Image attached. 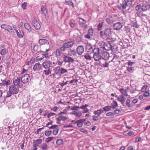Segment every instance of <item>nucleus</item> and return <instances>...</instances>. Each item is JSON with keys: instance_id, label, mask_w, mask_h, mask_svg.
<instances>
[{"instance_id": "25", "label": "nucleus", "mask_w": 150, "mask_h": 150, "mask_svg": "<svg viewBox=\"0 0 150 150\" xmlns=\"http://www.w3.org/2000/svg\"><path fill=\"white\" fill-rule=\"evenodd\" d=\"M74 43L73 41L66 42V48H69L74 45Z\"/></svg>"}, {"instance_id": "15", "label": "nucleus", "mask_w": 150, "mask_h": 150, "mask_svg": "<svg viewBox=\"0 0 150 150\" xmlns=\"http://www.w3.org/2000/svg\"><path fill=\"white\" fill-rule=\"evenodd\" d=\"M42 143V139H38L34 140L33 142V147L38 146L40 144Z\"/></svg>"}, {"instance_id": "17", "label": "nucleus", "mask_w": 150, "mask_h": 150, "mask_svg": "<svg viewBox=\"0 0 150 150\" xmlns=\"http://www.w3.org/2000/svg\"><path fill=\"white\" fill-rule=\"evenodd\" d=\"M41 67L42 65L40 63H36L33 67V69L35 71H38Z\"/></svg>"}, {"instance_id": "29", "label": "nucleus", "mask_w": 150, "mask_h": 150, "mask_svg": "<svg viewBox=\"0 0 150 150\" xmlns=\"http://www.w3.org/2000/svg\"><path fill=\"white\" fill-rule=\"evenodd\" d=\"M105 42L103 41H100L99 42V45L100 47L99 48H101V49H103L104 50L105 47Z\"/></svg>"}, {"instance_id": "56", "label": "nucleus", "mask_w": 150, "mask_h": 150, "mask_svg": "<svg viewBox=\"0 0 150 150\" xmlns=\"http://www.w3.org/2000/svg\"><path fill=\"white\" fill-rule=\"evenodd\" d=\"M38 45H35L33 47V50L34 52L38 51Z\"/></svg>"}, {"instance_id": "54", "label": "nucleus", "mask_w": 150, "mask_h": 150, "mask_svg": "<svg viewBox=\"0 0 150 150\" xmlns=\"http://www.w3.org/2000/svg\"><path fill=\"white\" fill-rule=\"evenodd\" d=\"M6 30L11 33H12V32H13V30L12 28L11 27L10 25L9 27Z\"/></svg>"}, {"instance_id": "41", "label": "nucleus", "mask_w": 150, "mask_h": 150, "mask_svg": "<svg viewBox=\"0 0 150 150\" xmlns=\"http://www.w3.org/2000/svg\"><path fill=\"white\" fill-rule=\"evenodd\" d=\"M9 27V25L6 24H2L1 26V28L4 29L6 30H7V29Z\"/></svg>"}, {"instance_id": "59", "label": "nucleus", "mask_w": 150, "mask_h": 150, "mask_svg": "<svg viewBox=\"0 0 150 150\" xmlns=\"http://www.w3.org/2000/svg\"><path fill=\"white\" fill-rule=\"evenodd\" d=\"M119 91L123 95L126 92L124 89L122 88H120Z\"/></svg>"}, {"instance_id": "27", "label": "nucleus", "mask_w": 150, "mask_h": 150, "mask_svg": "<svg viewBox=\"0 0 150 150\" xmlns=\"http://www.w3.org/2000/svg\"><path fill=\"white\" fill-rule=\"evenodd\" d=\"M111 47L112 48L111 50L114 52H116L118 50V47L116 45H112Z\"/></svg>"}, {"instance_id": "11", "label": "nucleus", "mask_w": 150, "mask_h": 150, "mask_svg": "<svg viewBox=\"0 0 150 150\" xmlns=\"http://www.w3.org/2000/svg\"><path fill=\"white\" fill-rule=\"evenodd\" d=\"M102 53H101V58L103 59L107 60L109 58V54L106 51H104L103 49H101Z\"/></svg>"}, {"instance_id": "6", "label": "nucleus", "mask_w": 150, "mask_h": 150, "mask_svg": "<svg viewBox=\"0 0 150 150\" xmlns=\"http://www.w3.org/2000/svg\"><path fill=\"white\" fill-rule=\"evenodd\" d=\"M86 50L88 52L90 53H93L96 50H98V48H96L95 47L92 46L91 44H88L86 46Z\"/></svg>"}, {"instance_id": "64", "label": "nucleus", "mask_w": 150, "mask_h": 150, "mask_svg": "<svg viewBox=\"0 0 150 150\" xmlns=\"http://www.w3.org/2000/svg\"><path fill=\"white\" fill-rule=\"evenodd\" d=\"M136 91V88H134L132 87L130 89V91L131 93H134V92Z\"/></svg>"}, {"instance_id": "26", "label": "nucleus", "mask_w": 150, "mask_h": 150, "mask_svg": "<svg viewBox=\"0 0 150 150\" xmlns=\"http://www.w3.org/2000/svg\"><path fill=\"white\" fill-rule=\"evenodd\" d=\"M112 108L111 106L107 105L103 107V111H104L105 112H107L110 110Z\"/></svg>"}, {"instance_id": "49", "label": "nucleus", "mask_w": 150, "mask_h": 150, "mask_svg": "<svg viewBox=\"0 0 150 150\" xmlns=\"http://www.w3.org/2000/svg\"><path fill=\"white\" fill-rule=\"evenodd\" d=\"M66 4L69 6H71L73 8H74V7L73 3L71 1H66Z\"/></svg>"}, {"instance_id": "22", "label": "nucleus", "mask_w": 150, "mask_h": 150, "mask_svg": "<svg viewBox=\"0 0 150 150\" xmlns=\"http://www.w3.org/2000/svg\"><path fill=\"white\" fill-rule=\"evenodd\" d=\"M39 147L40 149V150H47L48 145L46 143H43L39 146Z\"/></svg>"}, {"instance_id": "44", "label": "nucleus", "mask_w": 150, "mask_h": 150, "mask_svg": "<svg viewBox=\"0 0 150 150\" xmlns=\"http://www.w3.org/2000/svg\"><path fill=\"white\" fill-rule=\"evenodd\" d=\"M106 115L108 117H113L114 116V113L113 112H109L106 114Z\"/></svg>"}, {"instance_id": "62", "label": "nucleus", "mask_w": 150, "mask_h": 150, "mask_svg": "<svg viewBox=\"0 0 150 150\" xmlns=\"http://www.w3.org/2000/svg\"><path fill=\"white\" fill-rule=\"evenodd\" d=\"M117 100H118L120 102H121V104L123 105L124 106V102L123 101V100L122 98H117Z\"/></svg>"}, {"instance_id": "7", "label": "nucleus", "mask_w": 150, "mask_h": 150, "mask_svg": "<svg viewBox=\"0 0 150 150\" xmlns=\"http://www.w3.org/2000/svg\"><path fill=\"white\" fill-rule=\"evenodd\" d=\"M80 109L79 106H72V104L69 102H66V111L70 110H77Z\"/></svg>"}, {"instance_id": "57", "label": "nucleus", "mask_w": 150, "mask_h": 150, "mask_svg": "<svg viewBox=\"0 0 150 150\" xmlns=\"http://www.w3.org/2000/svg\"><path fill=\"white\" fill-rule=\"evenodd\" d=\"M24 35V33L22 30L19 31V38H22Z\"/></svg>"}, {"instance_id": "32", "label": "nucleus", "mask_w": 150, "mask_h": 150, "mask_svg": "<svg viewBox=\"0 0 150 150\" xmlns=\"http://www.w3.org/2000/svg\"><path fill=\"white\" fill-rule=\"evenodd\" d=\"M75 124H77V126L79 127H82L83 125V123L79 120L76 121Z\"/></svg>"}, {"instance_id": "1", "label": "nucleus", "mask_w": 150, "mask_h": 150, "mask_svg": "<svg viewBox=\"0 0 150 150\" xmlns=\"http://www.w3.org/2000/svg\"><path fill=\"white\" fill-rule=\"evenodd\" d=\"M42 65L43 68L46 69L43 71L45 75H48L51 73L52 64L50 61L45 60L42 63Z\"/></svg>"}, {"instance_id": "2", "label": "nucleus", "mask_w": 150, "mask_h": 150, "mask_svg": "<svg viewBox=\"0 0 150 150\" xmlns=\"http://www.w3.org/2000/svg\"><path fill=\"white\" fill-rule=\"evenodd\" d=\"M111 28H105L104 30L101 31L100 34L102 37L105 36L109 38L111 36L112 34Z\"/></svg>"}, {"instance_id": "48", "label": "nucleus", "mask_w": 150, "mask_h": 150, "mask_svg": "<svg viewBox=\"0 0 150 150\" xmlns=\"http://www.w3.org/2000/svg\"><path fill=\"white\" fill-rule=\"evenodd\" d=\"M141 8H142V4H139V5H137L135 7V9L137 11H138Z\"/></svg>"}, {"instance_id": "23", "label": "nucleus", "mask_w": 150, "mask_h": 150, "mask_svg": "<svg viewBox=\"0 0 150 150\" xmlns=\"http://www.w3.org/2000/svg\"><path fill=\"white\" fill-rule=\"evenodd\" d=\"M24 27L29 32L31 31V28L30 25L28 23H25L24 24Z\"/></svg>"}, {"instance_id": "50", "label": "nucleus", "mask_w": 150, "mask_h": 150, "mask_svg": "<svg viewBox=\"0 0 150 150\" xmlns=\"http://www.w3.org/2000/svg\"><path fill=\"white\" fill-rule=\"evenodd\" d=\"M53 138H54V137H49L47 138L46 139L45 141L46 142L48 143L50 142L53 139Z\"/></svg>"}, {"instance_id": "53", "label": "nucleus", "mask_w": 150, "mask_h": 150, "mask_svg": "<svg viewBox=\"0 0 150 150\" xmlns=\"http://www.w3.org/2000/svg\"><path fill=\"white\" fill-rule=\"evenodd\" d=\"M109 62H107L106 61L104 63H103L102 65L103 67H107L109 65Z\"/></svg>"}, {"instance_id": "4", "label": "nucleus", "mask_w": 150, "mask_h": 150, "mask_svg": "<svg viewBox=\"0 0 150 150\" xmlns=\"http://www.w3.org/2000/svg\"><path fill=\"white\" fill-rule=\"evenodd\" d=\"M70 74L69 76H68L66 77V78L67 79V80H66V85L71 84L74 85L78 81V80L73 79V75L72 73Z\"/></svg>"}, {"instance_id": "43", "label": "nucleus", "mask_w": 150, "mask_h": 150, "mask_svg": "<svg viewBox=\"0 0 150 150\" xmlns=\"http://www.w3.org/2000/svg\"><path fill=\"white\" fill-rule=\"evenodd\" d=\"M147 88V86L146 85H144L143 86L141 89V91L143 92H144L147 91L146 89Z\"/></svg>"}, {"instance_id": "21", "label": "nucleus", "mask_w": 150, "mask_h": 150, "mask_svg": "<svg viewBox=\"0 0 150 150\" xmlns=\"http://www.w3.org/2000/svg\"><path fill=\"white\" fill-rule=\"evenodd\" d=\"M88 106V105L87 104H85L84 105H83L79 107L80 109H82L84 110V111L83 112V113H87L88 112L89 110L87 108V107Z\"/></svg>"}, {"instance_id": "31", "label": "nucleus", "mask_w": 150, "mask_h": 150, "mask_svg": "<svg viewBox=\"0 0 150 150\" xmlns=\"http://www.w3.org/2000/svg\"><path fill=\"white\" fill-rule=\"evenodd\" d=\"M87 34L91 36H93V30L92 28H90L88 30Z\"/></svg>"}, {"instance_id": "55", "label": "nucleus", "mask_w": 150, "mask_h": 150, "mask_svg": "<svg viewBox=\"0 0 150 150\" xmlns=\"http://www.w3.org/2000/svg\"><path fill=\"white\" fill-rule=\"evenodd\" d=\"M59 130L58 129H55L53 132V134L54 135H57L58 132Z\"/></svg>"}, {"instance_id": "18", "label": "nucleus", "mask_w": 150, "mask_h": 150, "mask_svg": "<svg viewBox=\"0 0 150 150\" xmlns=\"http://www.w3.org/2000/svg\"><path fill=\"white\" fill-rule=\"evenodd\" d=\"M112 45L108 42H105L104 50L107 51H109L111 50Z\"/></svg>"}, {"instance_id": "37", "label": "nucleus", "mask_w": 150, "mask_h": 150, "mask_svg": "<svg viewBox=\"0 0 150 150\" xmlns=\"http://www.w3.org/2000/svg\"><path fill=\"white\" fill-rule=\"evenodd\" d=\"M55 72L56 74H57L60 72V68L59 67H57L55 69Z\"/></svg>"}, {"instance_id": "46", "label": "nucleus", "mask_w": 150, "mask_h": 150, "mask_svg": "<svg viewBox=\"0 0 150 150\" xmlns=\"http://www.w3.org/2000/svg\"><path fill=\"white\" fill-rule=\"evenodd\" d=\"M35 29L37 30H39L40 29L41 26L39 23L37 24L34 26Z\"/></svg>"}, {"instance_id": "33", "label": "nucleus", "mask_w": 150, "mask_h": 150, "mask_svg": "<svg viewBox=\"0 0 150 150\" xmlns=\"http://www.w3.org/2000/svg\"><path fill=\"white\" fill-rule=\"evenodd\" d=\"M113 105L111 106L113 109H115L118 106V104L116 101L115 100H113L112 102Z\"/></svg>"}, {"instance_id": "47", "label": "nucleus", "mask_w": 150, "mask_h": 150, "mask_svg": "<svg viewBox=\"0 0 150 150\" xmlns=\"http://www.w3.org/2000/svg\"><path fill=\"white\" fill-rule=\"evenodd\" d=\"M103 26V23H100L98 25V30H102V27Z\"/></svg>"}, {"instance_id": "10", "label": "nucleus", "mask_w": 150, "mask_h": 150, "mask_svg": "<svg viewBox=\"0 0 150 150\" xmlns=\"http://www.w3.org/2000/svg\"><path fill=\"white\" fill-rule=\"evenodd\" d=\"M14 85H12L10 86L9 88V91L13 94H17L19 91L18 88H17Z\"/></svg>"}, {"instance_id": "52", "label": "nucleus", "mask_w": 150, "mask_h": 150, "mask_svg": "<svg viewBox=\"0 0 150 150\" xmlns=\"http://www.w3.org/2000/svg\"><path fill=\"white\" fill-rule=\"evenodd\" d=\"M63 142V140L61 139L57 140L56 141V143L58 145H60Z\"/></svg>"}, {"instance_id": "9", "label": "nucleus", "mask_w": 150, "mask_h": 150, "mask_svg": "<svg viewBox=\"0 0 150 150\" xmlns=\"http://www.w3.org/2000/svg\"><path fill=\"white\" fill-rule=\"evenodd\" d=\"M132 0H124L122 4V7L125 9L127 6H130L132 4Z\"/></svg>"}, {"instance_id": "60", "label": "nucleus", "mask_w": 150, "mask_h": 150, "mask_svg": "<svg viewBox=\"0 0 150 150\" xmlns=\"http://www.w3.org/2000/svg\"><path fill=\"white\" fill-rule=\"evenodd\" d=\"M28 72V70L27 69H25L24 68L23 69V70L21 72V74H23L25 73L27 74Z\"/></svg>"}, {"instance_id": "51", "label": "nucleus", "mask_w": 150, "mask_h": 150, "mask_svg": "<svg viewBox=\"0 0 150 150\" xmlns=\"http://www.w3.org/2000/svg\"><path fill=\"white\" fill-rule=\"evenodd\" d=\"M143 96L145 97H149L150 96V93L146 91L143 94Z\"/></svg>"}, {"instance_id": "42", "label": "nucleus", "mask_w": 150, "mask_h": 150, "mask_svg": "<svg viewBox=\"0 0 150 150\" xmlns=\"http://www.w3.org/2000/svg\"><path fill=\"white\" fill-rule=\"evenodd\" d=\"M136 16L137 17H140L142 16H143L142 13V11H138L136 13Z\"/></svg>"}, {"instance_id": "35", "label": "nucleus", "mask_w": 150, "mask_h": 150, "mask_svg": "<svg viewBox=\"0 0 150 150\" xmlns=\"http://www.w3.org/2000/svg\"><path fill=\"white\" fill-rule=\"evenodd\" d=\"M41 9L42 13L45 15H46L47 11L46 10L45 8L43 6H42L41 7Z\"/></svg>"}, {"instance_id": "28", "label": "nucleus", "mask_w": 150, "mask_h": 150, "mask_svg": "<svg viewBox=\"0 0 150 150\" xmlns=\"http://www.w3.org/2000/svg\"><path fill=\"white\" fill-rule=\"evenodd\" d=\"M31 21L32 24L34 27L37 24L39 23L37 19L35 18H32Z\"/></svg>"}, {"instance_id": "45", "label": "nucleus", "mask_w": 150, "mask_h": 150, "mask_svg": "<svg viewBox=\"0 0 150 150\" xmlns=\"http://www.w3.org/2000/svg\"><path fill=\"white\" fill-rule=\"evenodd\" d=\"M79 21L81 24H85L86 23V21L84 19L80 18L79 19Z\"/></svg>"}, {"instance_id": "12", "label": "nucleus", "mask_w": 150, "mask_h": 150, "mask_svg": "<svg viewBox=\"0 0 150 150\" xmlns=\"http://www.w3.org/2000/svg\"><path fill=\"white\" fill-rule=\"evenodd\" d=\"M66 52L68 56H72L76 55V52L74 50H71L70 48H66Z\"/></svg>"}, {"instance_id": "39", "label": "nucleus", "mask_w": 150, "mask_h": 150, "mask_svg": "<svg viewBox=\"0 0 150 150\" xmlns=\"http://www.w3.org/2000/svg\"><path fill=\"white\" fill-rule=\"evenodd\" d=\"M130 100L128 99L126 100V104L127 106H128L129 108L131 107L132 106V105L130 104Z\"/></svg>"}, {"instance_id": "40", "label": "nucleus", "mask_w": 150, "mask_h": 150, "mask_svg": "<svg viewBox=\"0 0 150 150\" xmlns=\"http://www.w3.org/2000/svg\"><path fill=\"white\" fill-rule=\"evenodd\" d=\"M85 58L88 60H91V59L92 57L89 54H86L84 56Z\"/></svg>"}, {"instance_id": "34", "label": "nucleus", "mask_w": 150, "mask_h": 150, "mask_svg": "<svg viewBox=\"0 0 150 150\" xmlns=\"http://www.w3.org/2000/svg\"><path fill=\"white\" fill-rule=\"evenodd\" d=\"M8 52V50L6 49H3L0 52L1 54L2 55H4Z\"/></svg>"}, {"instance_id": "13", "label": "nucleus", "mask_w": 150, "mask_h": 150, "mask_svg": "<svg viewBox=\"0 0 150 150\" xmlns=\"http://www.w3.org/2000/svg\"><path fill=\"white\" fill-rule=\"evenodd\" d=\"M113 28L114 30H119L122 27V25L120 22H117L114 24Z\"/></svg>"}, {"instance_id": "61", "label": "nucleus", "mask_w": 150, "mask_h": 150, "mask_svg": "<svg viewBox=\"0 0 150 150\" xmlns=\"http://www.w3.org/2000/svg\"><path fill=\"white\" fill-rule=\"evenodd\" d=\"M55 113L53 112H50L48 114L47 117L49 118H50L51 116L55 115Z\"/></svg>"}, {"instance_id": "5", "label": "nucleus", "mask_w": 150, "mask_h": 150, "mask_svg": "<svg viewBox=\"0 0 150 150\" xmlns=\"http://www.w3.org/2000/svg\"><path fill=\"white\" fill-rule=\"evenodd\" d=\"M21 82L24 84H26L29 82L30 80V76L29 74H25L22 76L21 77Z\"/></svg>"}, {"instance_id": "20", "label": "nucleus", "mask_w": 150, "mask_h": 150, "mask_svg": "<svg viewBox=\"0 0 150 150\" xmlns=\"http://www.w3.org/2000/svg\"><path fill=\"white\" fill-rule=\"evenodd\" d=\"M104 112L103 110L102 109L98 110H97L94 111L93 112V113L95 115H97L98 116H99L102 113Z\"/></svg>"}, {"instance_id": "24", "label": "nucleus", "mask_w": 150, "mask_h": 150, "mask_svg": "<svg viewBox=\"0 0 150 150\" xmlns=\"http://www.w3.org/2000/svg\"><path fill=\"white\" fill-rule=\"evenodd\" d=\"M70 114H74L75 116L76 117H79L81 116L82 115V113L81 112H76L75 111H73L72 112H71Z\"/></svg>"}, {"instance_id": "38", "label": "nucleus", "mask_w": 150, "mask_h": 150, "mask_svg": "<svg viewBox=\"0 0 150 150\" xmlns=\"http://www.w3.org/2000/svg\"><path fill=\"white\" fill-rule=\"evenodd\" d=\"M74 61V59L71 57H68L66 56V62H73Z\"/></svg>"}, {"instance_id": "8", "label": "nucleus", "mask_w": 150, "mask_h": 150, "mask_svg": "<svg viewBox=\"0 0 150 150\" xmlns=\"http://www.w3.org/2000/svg\"><path fill=\"white\" fill-rule=\"evenodd\" d=\"M21 82V77H18L16 78L13 80V83L14 85L18 86L19 87L21 88L23 86V85Z\"/></svg>"}, {"instance_id": "19", "label": "nucleus", "mask_w": 150, "mask_h": 150, "mask_svg": "<svg viewBox=\"0 0 150 150\" xmlns=\"http://www.w3.org/2000/svg\"><path fill=\"white\" fill-rule=\"evenodd\" d=\"M38 42L41 45L45 44H49V42L47 40L43 39H40L39 40Z\"/></svg>"}, {"instance_id": "58", "label": "nucleus", "mask_w": 150, "mask_h": 150, "mask_svg": "<svg viewBox=\"0 0 150 150\" xmlns=\"http://www.w3.org/2000/svg\"><path fill=\"white\" fill-rule=\"evenodd\" d=\"M52 133V131L51 130L48 131L47 132H45V135L47 136L48 137Z\"/></svg>"}, {"instance_id": "63", "label": "nucleus", "mask_w": 150, "mask_h": 150, "mask_svg": "<svg viewBox=\"0 0 150 150\" xmlns=\"http://www.w3.org/2000/svg\"><path fill=\"white\" fill-rule=\"evenodd\" d=\"M92 119L94 121H97L99 119L98 117L95 115L92 116Z\"/></svg>"}, {"instance_id": "16", "label": "nucleus", "mask_w": 150, "mask_h": 150, "mask_svg": "<svg viewBox=\"0 0 150 150\" xmlns=\"http://www.w3.org/2000/svg\"><path fill=\"white\" fill-rule=\"evenodd\" d=\"M77 53L79 55H81L84 52V48L81 45L79 46L76 49Z\"/></svg>"}, {"instance_id": "3", "label": "nucleus", "mask_w": 150, "mask_h": 150, "mask_svg": "<svg viewBox=\"0 0 150 150\" xmlns=\"http://www.w3.org/2000/svg\"><path fill=\"white\" fill-rule=\"evenodd\" d=\"M101 49V48H98V50H96L93 53V57L96 61H98L101 59L102 52Z\"/></svg>"}, {"instance_id": "36", "label": "nucleus", "mask_w": 150, "mask_h": 150, "mask_svg": "<svg viewBox=\"0 0 150 150\" xmlns=\"http://www.w3.org/2000/svg\"><path fill=\"white\" fill-rule=\"evenodd\" d=\"M57 119V121H64L66 120V117L59 116Z\"/></svg>"}, {"instance_id": "14", "label": "nucleus", "mask_w": 150, "mask_h": 150, "mask_svg": "<svg viewBox=\"0 0 150 150\" xmlns=\"http://www.w3.org/2000/svg\"><path fill=\"white\" fill-rule=\"evenodd\" d=\"M142 10L143 11L149 10L150 9V6L147 3L145 4H142Z\"/></svg>"}, {"instance_id": "30", "label": "nucleus", "mask_w": 150, "mask_h": 150, "mask_svg": "<svg viewBox=\"0 0 150 150\" xmlns=\"http://www.w3.org/2000/svg\"><path fill=\"white\" fill-rule=\"evenodd\" d=\"M10 83V81L9 80L7 81H2V83H0V84L1 86H7Z\"/></svg>"}]
</instances>
